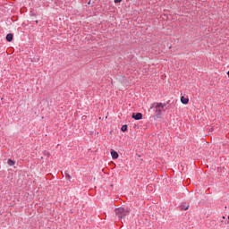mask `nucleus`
Listing matches in <instances>:
<instances>
[{
    "label": "nucleus",
    "mask_w": 229,
    "mask_h": 229,
    "mask_svg": "<svg viewBox=\"0 0 229 229\" xmlns=\"http://www.w3.org/2000/svg\"><path fill=\"white\" fill-rule=\"evenodd\" d=\"M165 104L155 102L151 105L150 110H155L156 117L160 118L162 115V110L165 108Z\"/></svg>",
    "instance_id": "f257e3e1"
},
{
    "label": "nucleus",
    "mask_w": 229,
    "mask_h": 229,
    "mask_svg": "<svg viewBox=\"0 0 229 229\" xmlns=\"http://www.w3.org/2000/svg\"><path fill=\"white\" fill-rule=\"evenodd\" d=\"M115 214L119 219H124L126 216H130V211L124 208H118L115 209Z\"/></svg>",
    "instance_id": "f03ea898"
},
{
    "label": "nucleus",
    "mask_w": 229,
    "mask_h": 229,
    "mask_svg": "<svg viewBox=\"0 0 229 229\" xmlns=\"http://www.w3.org/2000/svg\"><path fill=\"white\" fill-rule=\"evenodd\" d=\"M132 119H135V121H140V119H142V114L140 113H137L135 114L134 113L132 114Z\"/></svg>",
    "instance_id": "7ed1b4c3"
},
{
    "label": "nucleus",
    "mask_w": 229,
    "mask_h": 229,
    "mask_svg": "<svg viewBox=\"0 0 229 229\" xmlns=\"http://www.w3.org/2000/svg\"><path fill=\"white\" fill-rule=\"evenodd\" d=\"M111 157L113 160H117L119 158V154L115 150H111Z\"/></svg>",
    "instance_id": "20e7f679"
},
{
    "label": "nucleus",
    "mask_w": 229,
    "mask_h": 229,
    "mask_svg": "<svg viewBox=\"0 0 229 229\" xmlns=\"http://www.w3.org/2000/svg\"><path fill=\"white\" fill-rule=\"evenodd\" d=\"M181 102L182 103V105H188L189 104V98H187L185 97H182L181 98Z\"/></svg>",
    "instance_id": "39448f33"
},
{
    "label": "nucleus",
    "mask_w": 229,
    "mask_h": 229,
    "mask_svg": "<svg viewBox=\"0 0 229 229\" xmlns=\"http://www.w3.org/2000/svg\"><path fill=\"white\" fill-rule=\"evenodd\" d=\"M6 40L7 42H12V40H13V34H7Z\"/></svg>",
    "instance_id": "423d86ee"
},
{
    "label": "nucleus",
    "mask_w": 229,
    "mask_h": 229,
    "mask_svg": "<svg viewBox=\"0 0 229 229\" xmlns=\"http://www.w3.org/2000/svg\"><path fill=\"white\" fill-rule=\"evenodd\" d=\"M7 164H8V165L13 166V165H15V161H13L12 159H8Z\"/></svg>",
    "instance_id": "0eeeda50"
},
{
    "label": "nucleus",
    "mask_w": 229,
    "mask_h": 229,
    "mask_svg": "<svg viewBox=\"0 0 229 229\" xmlns=\"http://www.w3.org/2000/svg\"><path fill=\"white\" fill-rule=\"evenodd\" d=\"M122 131H127L128 130V125H123L121 128Z\"/></svg>",
    "instance_id": "6e6552de"
},
{
    "label": "nucleus",
    "mask_w": 229,
    "mask_h": 229,
    "mask_svg": "<svg viewBox=\"0 0 229 229\" xmlns=\"http://www.w3.org/2000/svg\"><path fill=\"white\" fill-rule=\"evenodd\" d=\"M65 178L66 180H71V175L67 173H65Z\"/></svg>",
    "instance_id": "1a4fd4ad"
},
{
    "label": "nucleus",
    "mask_w": 229,
    "mask_h": 229,
    "mask_svg": "<svg viewBox=\"0 0 229 229\" xmlns=\"http://www.w3.org/2000/svg\"><path fill=\"white\" fill-rule=\"evenodd\" d=\"M123 0H114L115 4L121 3Z\"/></svg>",
    "instance_id": "9d476101"
},
{
    "label": "nucleus",
    "mask_w": 229,
    "mask_h": 229,
    "mask_svg": "<svg viewBox=\"0 0 229 229\" xmlns=\"http://www.w3.org/2000/svg\"><path fill=\"white\" fill-rule=\"evenodd\" d=\"M187 208H189V207H187V208H185V210H187Z\"/></svg>",
    "instance_id": "9b49d317"
}]
</instances>
